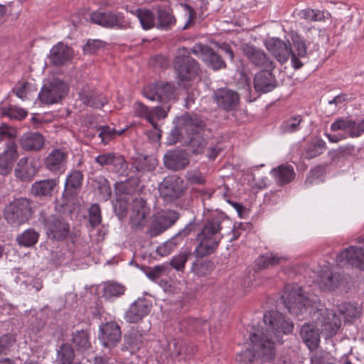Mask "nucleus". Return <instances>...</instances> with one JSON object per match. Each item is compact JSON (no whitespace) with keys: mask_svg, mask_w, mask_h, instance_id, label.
I'll use <instances>...</instances> for the list:
<instances>
[{"mask_svg":"<svg viewBox=\"0 0 364 364\" xmlns=\"http://www.w3.org/2000/svg\"><path fill=\"white\" fill-rule=\"evenodd\" d=\"M68 152L64 149H54L45 157L44 168L54 176H60L67 169Z\"/></svg>","mask_w":364,"mask_h":364,"instance_id":"nucleus-12","label":"nucleus"},{"mask_svg":"<svg viewBox=\"0 0 364 364\" xmlns=\"http://www.w3.org/2000/svg\"><path fill=\"white\" fill-rule=\"evenodd\" d=\"M149 210L144 200L142 198L134 200L129 219L132 229L138 231L145 227L146 225V217L149 214Z\"/></svg>","mask_w":364,"mask_h":364,"instance_id":"nucleus-22","label":"nucleus"},{"mask_svg":"<svg viewBox=\"0 0 364 364\" xmlns=\"http://www.w3.org/2000/svg\"><path fill=\"white\" fill-rule=\"evenodd\" d=\"M136 16L144 30H149L156 27V11L154 13L148 9H138Z\"/></svg>","mask_w":364,"mask_h":364,"instance_id":"nucleus-46","label":"nucleus"},{"mask_svg":"<svg viewBox=\"0 0 364 364\" xmlns=\"http://www.w3.org/2000/svg\"><path fill=\"white\" fill-rule=\"evenodd\" d=\"M301 18L309 21H321L323 18V14L318 10L304 9L299 13Z\"/></svg>","mask_w":364,"mask_h":364,"instance_id":"nucleus-64","label":"nucleus"},{"mask_svg":"<svg viewBox=\"0 0 364 364\" xmlns=\"http://www.w3.org/2000/svg\"><path fill=\"white\" fill-rule=\"evenodd\" d=\"M95 161L100 166H112V170L119 175L127 173L128 166L122 155L113 152L105 153L96 156Z\"/></svg>","mask_w":364,"mask_h":364,"instance_id":"nucleus-23","label":"nucleus"},{"mask_svg":"<svg viewBox=\"0 0 364 364\" xmlns=\"http://www.w3.org/2000/svg\"><path fill=\"white\" fill-rule=\"evenodd\" d=\"M92 186L98 191L102 200L107 201L111 197L112 191L108 180L103 176H96L92 178Z\"/></svg>","mask_w":364,"mask_h":364,"instance_id":"nucleus-41","label":"nucleus"},{"mask_svg":"<svg viewBox=\"0 0 364 364\" xmlns=\"http://www.w3.org/2000/svg\"><path fill=\"white\" fill-rule=\"evenodd\" d=\"M272 70L270 69L262 70L255 75L254 87L257 92L267 93L276 87L277 83Z\"/></svg>","mask_w":364,"mask_h":364,"instance_id":"nucleus-29","label":"nucleus"},{"mask_svg":"<svg viewBox=\"0 0 364 364\" xmlns=\"http://www.w3.org/2000/svg\"><path fill=\"white\" fill-rule=\"evenodd\" d=\"M19 144L26 151H38L44 146L45 139L39 132H29L21 136Z\"/></svg>","mask_w":364,"mask_h":364,"instance_id":"nucleus-31","label":"nucleus"},{"mask_svg":"<svg viewBox=\"0 0 364 364\" xmlns=\"http://www.w3.org/2000/svg\"><path fill=\"white\" fill-rule=\"evenodd\" d=\"M170 109L169 105L156 106L154 107H149L139 101H136L133 104L132 109L135 117L144 119L151 125H156V119H164L167 116V113Z\"/></svg>","mask_w":364,"mask_h":364,"instance_id":"nucleus-14","label":"nucleus"},{"mask_svg":"<svg viewBox=\"0 0 364 364\" xmlns=\"http://www.w3.org/2000/svg\"><path fill=\"white\" fill-rule=\"evenodd\" d=\"M78 97L85 105L96 109L102 107L108 102L107 97L101 92L88 85H83L79 90Z\"/></svg>","mask_w":364,"mask_h":364,"instance_id":"nucleus-19","label":"nucleus"},{"mask_svg":"<svg viewBox=\"0 0 364 364\" xmlns=\"http://www.w3.org/2000/svg\"><path fill=\"white\" fill-rule=\"evenodd\" d=\"M159 190L160 196L165 200L171 202L183 194V181L174 176L166 177L159 185Z\"/></svg>","mask_w":364,"mask_h":364,"instance_id":"nucleus-16","label":"nucleus"},{"mask_svg":"<svg viewBox=\"0 0 364 364\" xmlns=\"http://www.w3.org/2000/svg\"><path fill=\"white\" fill-rule=\"evenodd\" d=\"M291 38L294 46L292 51L297 58H305L307 55V46L304 40L296 33H291Z\"/></svg>","mask_w":364,"mask_h":364,"instance_id":"nucleus-49","label":"nucleus"},{"mask_svg":"<svg viewBox=\"0 0 364 364\" xmlns=\"http://www.w3.org/2000/svg\"><path fill=\"white\" fill-rule=\"evenodd\" d=\"M27 157L21 158L15 168L16 176L22 181H30L36 174V170L32 164H28Z\"/></svg>","mask_w":364,"mask_h":364,"instance_id":"nucleus-40","label":"nucleus"},{"mask_svg":"<svg viewBox=\"0 0 364 364\" xmlns=\"http://www.w3.org/2000/svg\"><path fill=\"white\" fill-rule=\"evenodd\" d=\"M90 338L89 330H75L72 332L70 341L75 350L84 355L92 350V346Z\"/></svg>","mask_w":364,"mask_h":364,"instance_id":"nucleus-30","label":"nucleus"},{"mask_svg":"<svg viewBox=\"0 0 364 364\" xmlns=\"http://www.w3.org/2000/svg\"><path fill=\"white\" fill-rule=\"evenodd\" d=\"M74 358L75 350L70 344L63 343L57 349L55 360L57 364H72Z\"/></svg>","mask_w":364,"mask_h":364,"instance_id":"nucleus-42","label":"nucleus"},{"mask_svg":"<svg viewBox=\"0 0 364 364\" xmlns=\"http://www.w3.org/2000/svg\"><path fill=\"white\" fill-rule=\"evenodd\" d=\"M227 223H231L230 219L220 212H214L205 219L197 235L200 241L194 251L197 257H204L214 252L223 238L221 231Z\"/></svg>","mask_w":364,"mask_h":364,"instance_id":"nucleus-1","label":"nucleus"},{"mask_svg":"<svg viewBox=\"0 0 364 364\" xmlns=\"http://www.w3.org/2000/svg\"><path fill=\"white\" fill-rule=\"evenodd\" d=\"M42 222L48 237L52 240L61 241L70 234V224L61 216L43 217Z\"/></svg>","mask_w":364,"mask_h":364,"instance_id":"nucleus-9","label":"nucleus"},{"mask_svg":"<svg viewBox=\"0 0 364 364\" xmlns=\"http://www.w3.org/2000/svg\"><path fill=\"white\" fill-rule=\"evenodd\" d=\"M124 287L115 282H108L105 284L103 296L107 299L118 297L124 294Z\"/></svg>","mask_w":364,"mask_h":364,"instance_id":"nucleus-55","label":"nucleus"},{"mask_svg":"<svg viewBox=\"0 0 364 364\" xmlns=\"http://www.w3.org/2000/svg\"><path fill=\"white\" fill-rule=\"evenodd\" d=\"M338 312L343 316V318L347 321L356 318L360 313L358 307L350 303L341 304L338 306Z\"/></svg>","mask_w":364,"mask_h":364,"instance_id":"nucleus-53","label":"nucleus"},{"mask_svg":"<svg viewBox=\"0 0 364 364\" xmlns=\"http://www.w3.org/2000/svg\"><path fill=\"white\" fill-rule=\"evenodd\" d=\"M311 364H336V359L327 352H316L311 358Z\"/></svg>","mask_w":364,"mask_h":364,"instance_id":"nucleus-59","label":"nucleus"},{"mask_svg":"<svg viewBox=\"0 0 364 364\" xmlns=\"http://www.w3.org/2000/svg\"><path fill=\"white\" fill-rule=\"evenodd\" d=\"M263 321L267 328L264 333L272 338L271 331L275 338L279 341L281 333L287 334L292 331L294 324L290 320H287L284 316L278 311H269L264 314ZM261 331H264L262 329Z\"/></svg>","mask_w":364,"mask_h":364,"instance_id":"nucleus-7","label":"nucleus"},{"mask_svg":"<svg viewBox=\"0 0 364 364\" xmlns=\"http://www.w3.org/2000/svg\"><path fill=\"white\" fill-rule=\"evenodd\" d=\"M364 134V120L356 122L350 119L348 136L351 138H357Z\"/></svg>","mask_w":364,"mask_h":364,"instance_id":"nucleus-62","label":"nucleus"},{"mask_svg":"<svg viewBox=\"0 0 364 364\" xmlns=\"http://www.w3.org/2000/svg\"><path fill=\"white\" fill-rule=\"evenodd\" d=\"M191 256L190 252H182L175 255L171 259L169 264L171 267L178 272L183 273L186 264Z\"/></svg>","mask_w":364,"mask_h":364,"instance_id":"nucleus-51","label":"nucleus"},{"mask_svg":"<svg viewBox=\"0 0 364 364\" xmlns=\"http://www.w3.org/2000/svg\"><path fill=\"white\" fill-rule=\"evenodd\" d=\"M165 166L173 171L185 168L190 163L188 154L181 150H173L164 155Z\"/></svg>","mask_w":364,"mask_h":364,"instance_id":"nucleus-32","label":"nucleus"},{"mask_svg":"<svg viewBox=\"0 0 364 364\" xmlns=\"http://www.w3.org/2000/svg\"><path fill=\"white\" fill-rule=\"evenodd\" d=\"M156 160L151 156H139L134 160L133 166L137 172L151 171L155 168Z\"/></svg>","mask_w":364,"mask_h":364,"instance_id":"nucleus-47","label":"nucleus"},{"mask_svg":"<svg viewBox=\"0 0 364 364\" xmlns=\"http://www.w3.org/2000/svg\"><path fill=\"white\" fill-rule=\"evenodd\" d=\"M39 238V233L33 228H29L16 237L18 244L21 247H31L36 245Z\"/></svg>","mask_w":364,"mask_h":364,"instance_id":"nucleus-44","label":"nucleus"},{"mask_svg":"<svg viewBox=\"0 0 364 364\" xmlns=\"http://www.w3.org/2000/svg\"><path fill=\"white\" fill-rule=\"evenodd\" d=\"M98 336L104 346L112 348L121 340L120 327L114 321L107 322L100 327Z\"/></svg>","mask_w":364,"mask_h":364,"instance_id":"nucleus-25","label":"nucleus"},{"mask_svg":"<svg viewBox=\"0 0 364 364\" xmlns=\"http://www.w3.org/2000/svg\"><path fill=\"white\" fill-rule=\"evenodd\" d=\"M2 114L11 119H21L26 117L27 112L24 109L17 107H9L3 109Z\"/></svg>","mask_w":364,"mask_h":364,"instance_id":"nucleus-61","label":"nucleus"},{"mask_svg":"<svg viewBox=\"0 0 364 364\" xmlns=\"http://www.w3.org/2000/svg\"><path fill=\"white\" fill-rule=\"evenodd\" d=\"M18 146L13 142L6 144V149L0 155V174L6 176L12 171L14 162L18 157Z\"/></svg>","mask_w":364,"mask_h":364,"instance_id":"nucleus-28","label":"nucleus"},{"mask_svg":"<svg viewBox=\"0 0 364 364\" xmlns=\"http://www.w3.org/2000/svg\"><path fill=\"white\" fill-rule=\"evenodd\" d=\"M144 333L140 332L138 328H131L124 336L122 350H127L133 353L138 351L143 346Z\"/></svg>","mask_w":364,"mask_h":364,"instance_id":"nucleus-35","label":"nucleus"},{"mask_svg":"<svg viewBox=\"0 0 364 364\" xmlns=\"http://www.w3.org/2000/svg\"><path fill=\"white\" fill-rule=\"evenodd\" d=\"M179 213L171 209L161 210L153 214L146 233L156 237L171 228L179 219Z\"/></svg>","mask_w":364,"mask_h":364,"instance_id":"nucleus-6","label":"nucleus"},{"mask_svg":"<svg viewBox=\"0 0 364 364\" xmlns=\"http://www.w3.org/2000/svg\"><path fill=\"white\" fill-rule=\"evenodd\" d=\"M33 213L31 201L26 198L15 199L4 208V216L10 224L19 226L27 223Z\"/></svg>","mask_w":364,"mask_h":364,"instance_id":"nucleus-5","label":"nucleus"},{"mask_svg":"<svg viewBox=\"0 0 364 364\" xmlns=\"http://www.w3.org/2000/svg\"><path fill=\"white\" fill-rule=\"evenodd\" d=\"M281 298L289 312L296 316L303 314L311 305L302 289L295 284L286 285Z\"/></svg>","mask_w":364,"mask_h":364,"instance_id":"nucleus-3","label":"nucleus"},{"mask_svg":"<svg viewBox=\"0 0 364 364\" xmlns=\"http://www.w3.org/2000/svg\"><path fill=\"white\" fill-rule=\"evenodd\" d=\"M302 121V117L300 115L291 117L281 125V129L283 133H292L298 131L300 129V124Z\"/></svg>","mask_w":364,"mask_h":364,"instance_id":"nucleus-57","label":"nucleus"},{"mask_svg":"<svg viewBox=\"0 0 364 364\" xmlns=\"http://www.w3.org/2000/svg\"><path fill=\"white\" fill-rule=\"evenodd\" d=\"M311 314L314 323L326 338H331L337 333L341 321L333 310L322 308Z\"/></svg>","mask_w":364,"mask_h":364,"instance_id":"nucleus-4","label":"nucleus"},{"mask_svg":"<svg viewBox=\"0 0 364 364\" xmlns=\"http://www.w3.org/2000/svg\"><path fill=\"white\" fill-rule=\"evenodd\" d=\"M287 261V257L286 256L273 252H267L261 255L257 259V265L259 269H263L285 263Z\"/></svg>","mask_w":364,"mask_h":364,"instance_id":"nucleus-38","label":"nucleus"},{"mask_svg":"<svg viewBox=\"0 0 364 364\" xmlns=\"http://www.w3.org/2000/svg\"><path fill=\"white\" fill-rule=\"evenodd\" d=\"M326 149V142L321 139H317L306 145L304 156L308 159H314L321 155Z\"/></svg>","mask_w":364,"mask_h":364,"instance_id":"nucleus-45","label":"nucleus"},{"mask_svg":"<svg viewBox=\"0 0 364 364\" xmlns=\"http://www.w3.org/2000/svg\"><path fill=\"white\" fill-rule=\"evenodd\" d=\"M144 95L147 99L166 104L174 98L175 87L170 82H157L146 87L143 91Z\"/></svg>","mask_w":364,"mask_h":364,"instance_id":"nucleus-11","label":"nucleus"},{"mask_svg":"<svg viewBox=\"0 0 364 364\" xmlns=\"http://www.w3.org/2000/svg\"><path fill=\"white\" fill-rule=\"evenodd\" d=\"M319 330L315 323H304L300 330V335L304 343L311 350H316L320 343Z\"/></svg>","mask_w":364,"mask_h":364,"instance_id":"nucleus-36","label":"nucleus"},{"mask_svg":"<svg viewBox=\"0 0 364 364\" xmlns=\"http://www.w3.org/2000/svg\"><path fill=\"white\" fill-rule=\"evenodd\" d=\"M178 124L184 129L188 138L202 134L205 126L204 122L198 116L189 114L178 117Z\"/></svg>","mask_w":364,"mask_h":364,"instance_id":"nucleus-27","label":"nucleus"},{"mask_svg":"<svg viewBox=\"0 0 364 364\" xmlns=\"http://www.w3.org/2000/svg\"><path fill=\"white\" fill-rule=\"evenodd\" d=\"M277 184L283 186L290 183L294 178V171L292 166L283 164L274 168L271 171Z\"/></svg>","mask_w":364,"mask_h":364,"instance_id":"nucleus-37","label":"nucleus"},{"mask_svg":"<svg viewBox=\"0 0 364 364\" xmlns=\"http://www.w3.org/2000/svg\"><path fill=\"white\" fill-rule=\"evenodd\" d=\"M68 90L67 85L59 79H53L41 88L38 99L46 104L58 102Z\"/></svg>","mask_w":364,"mask_h":364,"instance_id":"nucleus-10","label":"nucleus"},{"mask_svg":"<svg viewBox=\"0 0 364 364\" xmlns=\"http://www.w3.org/2000/svg\"><path fill=\"white\" fill-rule=\"evenodd\" d=\"M343 283V276L333 272L328 267H323L318 275V285L324 291H333Z\"/></svg>","mask_w":364,"mask_h":364,"instance_id":"nucleus-26","label":"nucleus"},{"mask_svg":"<svg viewBox=\"0 0 364 364\" xmlns=\"http://www.w3.org/2000/svg\"><path fill=\"white\" fill-rule=\"evenodd\" d=\"M73 55V50L63 43L54 46L49 55L50 62L54 65H63L69 62Z\"/></svg>","mask_w":364,"mask_h":364,"instance_id":"nucleus-34","label":"nucleus"},{"mask_svg":"<svg viewBox=\"0 0 364 364\" xmlns=\"http://www.w3.org/2000/svg\"><path fill=\"white\" fill-rule=\"evenodd\" d=\"M152 309L150 301L146 299H139L133 302L125 311L124 318L127 323H137L146 316Z\"/></svg>","mask_w":364,"mask_h":364,"instance_id":"nucleus-20","label":"nucleus"},{"mask_svg":"<svg viewBox=\"0 0 364 364\" xmlns=\"http://www.w3.org/2000/svg\"><path fill=\"white\" fill-rule=\"evenodd\" d=\"M188 139V147L193 154H199L203 152L206 146V141L202 136L201 134H198L196 136H192Z\"/></svg>","mask_w":364,"mask_h":364,"instance_id":"nucleus-52","label":"nucleus"},{"mask_svg":"<svg viewBox=\"0 0 364 364\" xmlns=\"http://www.w3.org/2000/svg\"><path fill=\"white\" fill-rule=\"evenodd\" d=\"M58 178H46L35 181L31 188V194L41 199L51 198L58 192Z\"/></svg>","mask_w":364,"mask_h":364,"instance_id":"nucleus-21","label":"nucleus"},{"mask_svg":"<svg viewBox=\"0 0 364 364\" xmlns=\"http://www.w3.org/2000/svg\"><path fill=\"white\" fill-rule=\"evenodd\" d=\"M177 245L176 237H173L161 245L157 247L156 252L161 257H165L171 254Z\"/></svg>","mask_w":364,"mask_h":364,"instance_id":"nucleus-60","label":"nucleus"},{"mask_svg":"<svg viewBox=\"0 0 364 364\" xmlns=\"http://www.w3.org/2000/svg\"><path fill=\"white\" fill-rule=\"evenodd\" d=\"M82 180L83 174L81 171H73L65 179V191L71 196L77 195L81 188Z\"/></svg>","mask_w":364,"mask_h":364,"instance_id":"nucleus-39","label":"nucleus"},{"mask_svg":"<svg viewBox=\"0 0 364 364\" xmlns=\"http://www.w3.org/2000/svg\"><path fill=\"white\" fill-rule=\"evenodd\" d=\"M213 269V264L209 261H201L193 262L191 272L198 277H205L210 273Z\"/></svg>","mask_w":364,"mask_h":364,"instance_id":"nucleus-56","label":"nucleus"},{"mask_svg":"<svg viewBox=\"0 0 364 364\" xmlns=\"http://www.w3.org/2000/svg\"><path fill=\"white\" fill-rule=\"evenodd\" d=\"M241 49L252 65L263 68V70L274 69V62L263 50L248 43L243 44Z\"/></svg>","mask_w":364,"mask_h":364,"instance_id":"nucleus-15","label":"nucleus"},{"mask_svg":"<svg viewBox=\"0 0 364 364\" xmlns=\"http://www.w3.org/2000/svg\"><path fill=\"white\" fill-rule=\"evenodd\" d=\"M97 132L102 142L106 144L117 136L121 135L124 132V129L117 131L114 128H111L109 126H100L97 128Z\"/></svg>","mask_w":364,"mask_h":364,"instance_id":"nucleus-50","label":"nucleus"},{"mask_svg":"<svg viewBox=\"0 0 364 364\" xmlns=\"http://www.w3.org/2000/svg\"><path fill=\"white\" fill-rule=\"evenodd\" d=\"M91 21L105 28H125L127 22L120 13L112 11H95L90 16Z\"/></svg>","mask_w":364,"mask_h":364,"instance_id":"nucleus-17","label":"nucleus"},{"mask_svg":"<svg viewBox=\"0 0 364 364\" xmlns=\"http://www.w3.org/2000/svg\"><path fill=\"white\" fill-rule=\"evenodd\" d=\"M265 46L280 63H285L291 55L292 66L295 69H299L303 66L304 63L297 58L295 53L292 51L289 41L286 43L278 38H271L267 41Z\"/></svg>","mask_w":364,"mask_h":364,"instance_id":"nucleus-8","label":"nucleus"},{"mask_svg":"<svg viewBox=\"0 0 364 364\" xmlns=\"http://www.w3.org/2000/svg\"><path fill=\"white\" fill-rule=\"evenodd\" d=\"M154 10L156 11V28L168 31L175 26L176 19L170 8L156 6L154 7Z\"/></svg>","mask_w":364,"mask_h":364,"instance_id":"nucleus-33","label":"nucleus"},{"mask_svg":"<svg viewBox=\"0 0 364 364\" xmlns=\"http://www.w3.org/2000/svg\"><path fill=\"white\" fill-rule=\"evenodd\" d=\"M88 214L89 223L92 228H95L101 223V208L97 203H94L90 207Z\"/></svg>","mask_w":364,"mask_h":364,"instance_id":"nucleus-58","label":"nucleus"},{"mask_svg":"<svg viewBox=\"0 0 364 364\" xmlns=\"http://www.w3.org/2000/svg\"><path fill=\"white\" fill-rule=\"evenodd\" d=\"M134 187L129 181L117 182L114 184V193L117 200L126 201L134 192Z\"/></svg>","mask_w":364,"mask_h":364,"instance_id":"nucleus-48","label":"nucleus"},{"mask_svg":"<svg viewBox=\"0 0 364 364\" xmlns=\"http://www.w3.org/2000/svg\"><path fill=\"white\" fill-rule=\"evenodd\" d=\"M186 178L191 184L202 185L205 182V178L198 170L188 171L186 173Z\"/></svg>","mask_w":364,"mask_h":364,"instance_id":"nucleus-63","label":"nucleus"},{"mask_svg":"<svg viewBox=\"0 0 364 364\" xmlns=\"http://www.w3.org/2000/svg\"><path fill=\"white\" fill-rule=\"evenodd\" d=\"M338 265L350 264L364 270V248L350 246L343 250L336 257Z\"/></svg>","mask_w":364,"mask_h":364,"instance_id":"nucleus-18","label":"nucleus"},{"mask_svg":"<svg viewBox=\"0 0 364 364\" xmlns=\"http://www.w3.org/2000/svg\"><path fill=\"white\" fill-rule=\"evenodd\" d=\"M203 61L214 70L226 68V64L223 58L210 47L205 50Z\"/></svg>","mask_w":364,"mask_h":364,"instance_id":"nucleus-43","label":"nucleus"},{"mask_svg":"<svg viewBox=\"0 0 364 364\" xmlns=\"http://www.w3.org/2000/svg\"><path fill=\"white\" fill-rule=\"evenodd\" d=\"M250 339L252 344L251 349L247 348L240 353L237 359L245 364L252 363L256 358L263 361L271 360L275 355L274 342L272 338L266 336L263 331H255L250 333Z\"/></svg>","mask_w":364,"mask_h":364,"instance_id":"nucleus-2","label":"nucleus"},{"mask_svg":"<svg viewBox=\"0 0 364 364\" xmlns=\"http://www.w3.org/2000/svg\"><path fill=\"white\" fill-rule=\"evenodd\" d=\"M16 343L15 337L11 334H5L0 337V358L9 355Z\"/></svg>","mask_w":364,"mask_h":364,"instance_id":"nucleus-54","label":"nucleus"},{"mask_svg":"<svg viewBox=\"0 0 364 364\" xmlns=\"http://www.w3.org/2000/svg\"><path fill=\"white\" fill-rule=\"evenodd\" d=\"M213 97L218 107L225 111L235 109L240 102L237 92L228 88L216 90L214 92Z\"/></svg>","mask_w":364,"mask_h":364,"instance_id":"nucleus-24","label":"nucleus"},{"mask_svg":"<svg viewBox=\"0 0 364 364\" xmlns=\"http://www.w3.org/2000/svg\"><path fill=\"white\" fill-rule=\"evenodd\" d=\"M174 69L178 81L182 82L195 78L199 71V65L191 56H177L174 61Z\"/></svg>","mask_w":364,"mask_h":364,"instance_id":"nucleus-13","label":"nucleus"}]
</instances>
